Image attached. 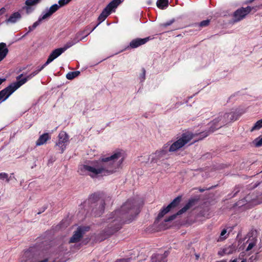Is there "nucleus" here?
<instances>
[{"label": "nucleus", "instance_id": "nucleus-1", "mask_svg": "<svg viewBox=\"0 0 262 262\" xmlns=\"http://www.w3.org/2000/svg\"><path fill=\"white\" fill-rule=\"evenodd\" d=\"M138 201L129 199L121 206L107 215V226L96 236L97 240L102 242L119 231L124 223L131 222L140 212Z\"/></svg>", "mask_w": 262, "mask_h": 262}, {"label": "nucleus", "instance_id": "nucleus-2", "mask_svg": "<svg viewBox=\"0 0 262 262\" xmlns=\"http://www.w3.org/2000/svg\"><path fill=\"white\" fill-rule=\"evenodd\" d=\"M122 150H117L114 154L106 158H100V162L105 163L98 165L95 168L88 165H82L79 168L78 172L81 175L86 174V172H91L94 176L101 173L103 171H106L108 173H113L116 171L117 168L121 165L124 160Z\"/></svg>", "mask_w": 262, "mask_h": 262}, {"label": "nucleus", "instance_id": "nucleus-3", "mask_svg": "<svg viewBox=\"0 0 262 262\" xmlns=\"http://www.w3.org/2000/svg\"><path fill=\"white\" fill-rule=\"evenodd\" d=\"M105 205V201L100 196L99 194L94 193L91 194L84 202V210L86 211V215L100 216L104 213Z\"/></svg>", "mask_w": 262, "mask_h": 262}, {"label": "nucleus", "instance_id": "nucleus-4", "mask_svg": "<svg viewBox=\"0 0 262 262\" xmlns=\"http://www.w3.org/2000/svg\"><path fill=\"white\" fill-rule=\"evenodd\" d=\"M237 116L236 113H226L224 114H220L219 116L213 120L210 123L211 125L209 127L210 132H214L215 130L224 126L231 121L236 120Z\"/></svg>", "mask_w": 262, "mask_h": 262}, {"label": "nucleus", "instance_id": "nucleus-5", "mask_svg": "<svg viewBox=\"0 0 262 262\" xmlns=\"http://www.w3.org/2000/svg\"><path fill=\"white\" fill-rule=\"evenodd\" d=\"M24 74L22 73L17 76L16 78V81L11 83L8 86L0 91V103L7 99L13 93L24 84L18 85L17 83V82L19 83L22 80L23 78L21 77Z\"/></svg>", "mask_w": 262, "mask_h": 262}, {"label": "nucleus", "instance_id": "nucleus-6", "mask_svg": "<svg viewBox=\"0 0 262 262\" xmlns=\"http://www.w3.org/2000/svg\"><path fill=\"white\" fill-rule=\"evenodd\" d=\"M40 253L37 247H31L25 251L21 262H38Z\"/></svg>", "mask_w": 262, "mask_h": 262}, {"label": "nucleus", "instance_id": "nucleus-7", "mask_svg": "<svg viewBox=\"0 0 262 262\" xmlns=\"http://www.w3.org/2000/svg\"><path fill=\"white\" fill-rule=\"evenodd\" d=\"M90 229V227L89 226H79L77 228V230L74 232L72 236L70 238L69 243H74L79 242L84 234L86 232L89 231Z\"/></svg>", "mask_w": 262, "mask_h": 262}, {"label": "nucleus", "instance_id": "nucleus-8", "mask_svg": "<svg viewBox=\"0 0 262 262\" xmlns=\"http://www.w3.org/2000/svg\"><path fill=\"white\" fill-rule=\"evenodd\" d=\"M250 13V6L246 8L241 7L237 9L233 14L234 22H237L244 18Z\"/></svg>", "mask_w": 262, "mask_h": 262}, {"label": "nucleus", "instance_id": "nucleus-9", "mask_svg": "<svg viewBox=\"0 0 262 262\" xmlns=\"http://www.w3.org/2000/svg\"><path fill=\"white\" fill-rule=\"evenodd\" d=\"M41 0H26L25 5L22 7V10H25L27 14L32 13L34 10L37 4H39Z\"/></svg>", "mask_w": 262, "mask_h": 262}, {"label": "nucleus", "instance_id": "nucleus-10", "mask_svg": "<svg viewBox=\"0 0 262 262\" xmlns=\"http://www.w3.org/2000/svg\"><path fill=\"white\" fill-rule=\"evenodd\" d=\"M150 39V36L145 37L144 38H136L132 40L130 42L129 46H128L125 48V49H129V48L135 49V48H138L139 46L146 43Z\"/></svg>", "mask_w": 262, "mask_h": 262}, {"label": "nucleus", "instance_id": "nucleus-11", "mask_svg": "<svg viewBox=\"0 0 262 262\" xmlns=\"http://www.w3.org/2000/svg\"><path fill=\"white\" fill-rule=\"evenodd\" d=\"M59 141L56 144V146H59L61 149V153H62L66 148L64 143L68 140V135L64 132H61L58 135Z\"/></svg>", "mask_w": 262, "mask_h": 262}, {"label": "nucleus", "instance_id": "nucleus-12", "mask_svg": "<svg viewBox=\"0 0 262 262\" xmlns=\"http://www.w3.org/2000/svg\"><path fill=\"white\" fill-rule=\"evenodd\" d=\"M169 254L168 250L165 251L163 255L154 254L151 256L152 262H167L166 257Z\"/></svg>", "mask_w": 262, "mask_h": 262}, {"label": "nucleus", "instance_id": "nucleus-13", "mask_svg": "<svg viewBox=\"0 0 262 262\" xmlns=\"http://www.w3.org/2000/svg\"><path fill=\"white\" fill-rule=\"evenodd\" d=\"M199 198H191L188 200V202L186 204V205L180 209L181 212L183 213L187 211L189 209L193 207L195 205V204L199 201Z\"/></svg>", "mask_w": 262, "mask_h": 262}, {"label": "nucleus", "instance_id": "nucleus-14", "mask_svg": "<svg viewBox=\"0 0 262 262\" xmlns=\"http://www.w3.org/2000/svg\"><path fill=\"white\" fill-rule=\"evenodd\" d=\"M21 18V15L19 12L13 13L10 16L5 20V23L8 24H14Z\"/></svg>", "mask_w": 262, "mask_h": 262}, {"label": "nucleus", "instance_id": "nucleus-15", "mask_svg": "<svg viewBox=\"0 0 262 262\" xmlns=\"http://www.w3.org/2000/svg\"><path fill=\"white\" fill-rule=\"evenodd\" d=\"M110 14V13H109V12L107 11L106 9H104L102 10V12L99 15V16H98V19L97 20H98V23H97V24L95 26H94L92 29V30L90 31V32H92V31H93L95 29V28L99 24H100L102 21H103Z\"/></svg>", "mask_w": 262, "mask_h": 262}, {"label": "nucleus", "instance_id": "nucleus-16", "mask_svg": "<svg viewBox=\"0 0 262 262\" xmlns=\"http://www.w3.org/2000/svg\"><path fill=\"white\" fill-rule=\"evenodd\" d=\"M194 137V135L189 132L183 133L181 137L179 139L184 145L186 144Z\"/></svg>", "mask_w": 262, "mask_h": 262}, {"label": "nucleus", "instance_id": "nucleus-17", "mask_svg": "<svg viewBox=\"0 0 262 262\" xmlns=\"http://www.w3.org/2000/svg\"><path fill=\"white\" fill-rule=\"evenodd\" d=\"M9 50L6 44L4 42L0 43V61H2L7 56Z\"/></svg>", "mask_w": 262, "mask_h": 262}, {"label": "nucleus", "instance_id": "nucleus-18", "mask_svg": "<svg viewBox=\"0 0 262 262\" xmlns=\"http://www.w3.org/2000/svg\"><path fill=\"white\" fill-rule=\"evenodd\" d=\"M184 145L183 143H182L180 139H178L170 145L168 151L170 152L176 151Z\"/></svg>", "mask_w": 262, "mask_h": 262}, {"label": "nucleus", "instance_id": "nucleus-19", "mask_svg": "<svg viewBox=\"0 0 262 262\" xmlns=\"http://www.w3.org/2000/svg\"><path fill=\"white\" fill-rule=\"evenodd\" d=\"M50 136L48 133H44L39 137L36 142V146H40L45 143L48 140L50 139Z\"/></svg>", "mask_w": 262, "mask_h": 262}, {"label": "nucleus", "instance_id": "nucleus-20", "mask_svg": "<svg viewBox=\"0 0 262 262\" xmlns=\"http://www.w3.org/2000/svg\"><path fill=\"white\" fill-rule=\"evenodd\" d=\"M89 27H87L86 29H85L84 30L82 31H79L78 33H76L75 37L72 39L73 42L74 44H76V43L78 42L80 40H82L83 39H84L85 37H86L88 35L90 34V33H88L82 37L81 38H79V36L82 34H83L85 33V31H86L88 29Z\"/></svg>", "mask_w": 262, "mask_h": 262}, {"label": "nucleus", "instance_id": "nucleus-21", "mask_svg": "<svg viewBox=\"0 0 262 262\" xmlns=\"http://www.w3.org/2000/svg\"><path fill=\"white\" fill-rule=\"evenodd\" d=\"M63 52V50L62 49H60V48L56 49L52 52L48 57L52 61H53L55 59L59 56Z\"/></svg>", "mask_w": 262, "mask_h": 262}, {"label": "nucleus", "instance_id": "nucleus-22", "mask_svg": "<svg viewBox=\"0 0 262 262\" xmlns=\"http://www.w3.org/2000/svg\"><path fill=\"white\" fill-rule=\"evenodd\" d=\"M168 146L165 145L162 149L161 150H157L155 152L157 159H159L167 154L168 150L167 149Z\"/></svg>", "mask_w": 262, "mask_h": 262}, {"label": "nucleus", "instance_id": "nucleus-23", "mask_svg": "<svg viewBox=\"0 0 262 262\" xmlns=\"http://www.w3.org/2000/svg\"><path fill=\"white\" fill-rule=\"evenodd\" d=\"M157 7L161 9H164L168 6V0H158L157 2Z\"/></svg>", "mask_w": 262, "mask_h": 262}, {"label": "nucleus", "instance_id": "nucleus-24", "mask_svg": "<svg viewBox=\"0 0 262 262\" xmlns=\"http://www.w3.org/2000/svg\"><path fill=\"white\" fill-rule=\"evenodd\" d=\"M37 74L35 71L33 72L30 74L23 78L22 80L19 82V83L17 82L18 85H20L21 84H25L28 80L31 79Z\"/></svg>", "mask_w": 262, "mask_h": 262}, {"label": "nucleus", "instance_id": "nucleus-25", "mask_svg": "<svg viewBox=\"0 0 262 262\" xmlns=\"http://www.w3.org/2000/svg\"><path fill=\"white\" fill-rule=\"evenodd\" d=\"M118 5L116 3L115 0L112 1L111 2L104 8L106 9L107 11L109 12V13L111 14L112 10L113 9H115L117 7Z\"/></svg>", "mask_w": 262, "mask_h": 262}, {"label": "nucleus", "instance_id": "nucleus-26", "mask_svg": "<svg viewBox=\"0 0 262 262\" xmlns=\"http://www.w3.org/2000/svg\"><path fill=\"white\" fill-rule=\"evenodd\" d=\"M80 72L79 71H76L74 72H70L66 75V78L69 80H72L75 77H77Z\"/></svg>", "mask_w": 262, "mask_h": 262}, {"label": "nucleus", "instance_id": "nucleus-27", "mask_svg": "<svg viewBox=\"0 0 262 262\" xmlns=\"http://www.w3.org/2000/svg\"><path fill=\"white\" fill-rule=\"evenodd\" d=\"M60 8V6L58 5L55 4L52 5L49 9L48 10L47 13L51 16L53 14L56 12Z\"/></svg>", "mask_w": 262, "mask_h": 262}, {"label": "nucleus", "instance_id": "nucleus-28", "mask_svg": "<svg viewBox=\"0 0 262 262\" xmlns=\"http://www.w3.org/2000/svg\"><path fill=\"white\" fill-rule=\"evenodd\" d=\"M183 213L179 210L176 213L170 215L168 217L164 219V222H168L174 220L178 215L182 214Z\"/></svg>", "mask_w": 262, "mask_h": 262}, {"label": "nucleus", "instance_id": "nucleus-29", "mask_svg": "<svg viewBox=\"0 0 262 262\" xmlns=\"http://www.w3.org/2000/svg\"><path fill=\"white\" fill-rule=\"evenodd\" d=\"M167 213H168V211L166 210V209L165 207H163L160 210V212L159 213V214L156 219L155 222H158L159 221V220L161 218H162L164 216V215H165Z\"/></svg>", "mask_w": 262, "mask_h": 262}, {"label": "nucleus", "instance_id": "nucleus-30", "mask_svg": "<svg viewBox=\"0 0 262 262\" xmlns=\"http://www.w3.org/2000/svg\"><path fill=\"white\" fill-rule=\"evenodd\" d=\"M236 250V245L233 244L229 246V247L224 248V252L227 254H230Z\"/></svg>", "mask_w": 262, "mask_h": 262}, {"label": "nucleus", "instance_id": "nucleus-31", "mask_svg": "<svg viewBox=\"0 0 262 262\" xmlns=\"http://www.w3.org/2000/svg\"><path fill=\"white\" fill-rule=\"evenodd\" d=\"M182 195H179L174 199L170 203V204L173 206L174 208L179 206L181 201H182Z\"/></svg>", "mask_w": 262, "mask_h": 262}, {"label": "nucleus", "instance_id": "nucleus-32", "mask_svg": "<svg viewBox=\"0 0 262 262\" xmlns=\"http://www.w3.org/2000/svg\"><path fill=\"white\" fill-rule=\"evenodd\" d=\"M248 201L247 200V197H245L243 199H242L241 200H239L237 202H236L234 205L233 207H235L236 206H238L239 207H242L245 205L247 202Z\"/></svg>", "mask_w": 262, "mask_h": 262}, {"label": "nucleus", "instance_id": "nucleus-33", "mask_svg": "<svg viewBox=\"0 0 262 262\" xmlns=\"http://www.w3.org/2000/svg\"><path fill=\"white\" fill-rule=\"evenodd\" d=\"M241 188L239 186H236L231 194L228 195V199H231L235 197L237 194L240 191Z\"/></svg>", "mask_w": 262, "mask_h": 262}, {"label": "nucleus", "instance_id": "nucleus-34", "mask_svg": "<svg viewBox=\"0 0 262 262\" xmlns=\"http://www.w3.org/2000/svg\"><path fill=\"white\" fill-rule=\"evenodd\" d=\"M210 21H211L210 19H207L206 20H204L199 23H196L195 24V25L198 26L199 27H202V28L205 27L209 26V25L210 24Z\"/></svg>", "mask_w": 262, "mask_h": 262}, {"label": "nucleus", "instance_id": "nucleus-35", "mask_svg": "<svg viewBox=\"0 0 262 262\" xmlns=\"http://www.w3.org/2000/svg\"><path fill=\"white\" fill-rule=\"evenodd\" d=\"M251 241V242L249 244L247 248H246V251L251 250L256 245L257 241L256 237H253Z\"/></svg>", "mask_w": 262, "mask_h": 262}, {"label": "nucleus", "instance_id": "nucleus-36", "mask_svg": "<svg viewBox=\"0 0 262 262\" xmlns=\"http://www.w3.org/2000/svg\"><path fill=\"white\" fill-rule=\"evenodd\" d=\"M253 143L256 147H259L262 146V136H259L256 139H255Z\"/></svg>", "mask_w": 262, "mask_h": 262}, {"label": "nucleus", "instance_id": "nucleus-37", "mask_svg": "<svg viewBox=\"0 0 262 262\" xmlns=\"http://www.w3.org/2000/svg\"><path fill=\"white\" fill-rule=\"evenodd\" d=\"M262 128V119L257 121L252 127L251 131L252 132L254 130H258Z\"/></svg>", "mask_w": 262, "mask_h": 262}, {"label": "nucleus", "instance_id": "nucleus-38", "mask_svg": "<svg viewBox=\"0 0 262 262\" xmlns=\"http://www.w3.org/2000/svg\"><path fill=\"white\" fill-rule=\"evenodd\" d=\"M211 133V132H210L209 129H208V131H204V132L200 133L199 134L200 138L199 139V140L203 139L205 137L208 136L209 135V134Z\"/></svg>", "mask_w": 262, "mask_h": 262}, {"label": "nucleus", "instance_id": "nucleus-39", "mask_svg": "<svg viewBox=\"0 0 262 262\" xmlns=\"http://www.w3.org/2000/svg\"><path fill=\"white\" fill-rule=\"evenodd\" d=\"M74 45H75V44L73 42L72 40H70L68 42H67V43L64 45V46L63 48H60V49H62V50H63V52H64L67 49L72 47Z\"/></svg>", "mask_w": 262, "mask_h": 262}, {"label": "nucleus", "instance_id": "nucleus-40", "mask_svg": "<svg viewBox=\"0 0 262 262\" xmlns=\"http://www.w3.org/2000/svg\"><path fill=\"white\" fill-rule=\"evenodd\" d=\"M50 16L49 15V14L47 13V12L45 14H43L42 16H40L38 19L37 20L38 21V23L40 24L41 21L47 18H49L50 17Z\"/></svg>", "mask_w": 262, "mask_h": 262}, {"label": "nucleus", "instance_id": "nucleus-41", "mask_svg": "<svg viewBox=\"0 0 262 262\" xmlns=\"http://www.w3.org/2000/svg\"><path fill=\"white\" fill-rule=\"evenodd\" d=\"M50 16L49 15V14L47 13V12L45 14H43L42 16H40L38 19L37 20L38 21V23L40 24L41 21L47 18H49L50 17Z\"/></svg>", "mask_w": 262, "mask_h": 262}, {"label": "nucleus", "instance_id": "nucleus-42", "mask_svg": "<svg viewBox=\"0 0 262 262\" xmlns=\"http://www.w3.org/2000/svg\"><path fill=\"white\" fill-rule=\"evenodd\" d=\"M262 9V4H260L258 6H256L254 7H251L250 6V12L253 11V13L255 12L256 11H257L258 9Z\"/></svg>", "mask_w": 262, "mask_h": 262}, {"label": "nucleus", "instance_id": "nucleus-43", "mask_svg": "<svg viewBox=\"0 0 262 262\" xmlns=\"http://www.w3.org/2000/svg\"><path fill=\"white\" fill-rule=\"evenodd\" d=\"M174 21H175V19L173 18V19L170 20L169 21H167V22H166L165 23L161 24V26L162 27H166L167 26H169L171 25Z\"/></svg>", "mask_w": 262, "mask_h": 262}, {"label": "nucleus", "instance_id": "nucleus-44", "mask_svg": "<svg viewBox=\"0 0 262 262\" xmlns=\"http://www.w3.org/2000/svg\"><path fill=\"white\" fill-rule=\"evenodd\" d=\"M39 25V24L38 23L37 21H35L32 26H29L28 29H29V32H31L34 29H35L38 25Z\"/></svg>", "mask_w": 262, "mask_h": 262}, {"label": "nucleus", "instance_id": "nucleus-45", "mask_svg": "<svg viewBox=\"0 0 262 262\" xmlns=\"http://www.w3.org/2000/svg\"><path fill=\"white\" fill-rule=\"evenodd\" d=\"M58 3H59L58 6H60V7H62L66 5L69 3L68 2V1L67 0H59Z\"/></svg>", "mask_w": 262, "mask_h": 262}, {"label": "nucleus", "instance_id": "nucleus-46", "mask_svg": "<svg viewBox=\"0 0 262 262\" xmlns=\"http://www.w3.org/2000/svg\"><path fill=\"white\" fill-rule=\"evenodd\" d=\"M227 233V230L226 229H224L221 233V235H220V240L221 241H222L223 240H224L226 237H223V236Z\"/></svg>", "mask_w": 262, "mask_h": 262}, {"label": "nucleus", "instance_id": "nucleus-47", "mask_svg": "<svg viewBox=\"0 0 262 262\" xmlns=\"http://www.w3.org/2000/svg\"><path fill=\"white\" fill-rule=\"evenodd\" d=\"M142 73L140 75V78L141 79V81H143V80L145 79V78L146 71L144 68H142Z\"/></svg>", "mask_w": 262, "mask_h": 262}, {"label": "nucleus", "instance_id": "nucleus-48", "mask_svg": "<svg viewBox=\"0 0 262 262\" xmlns=\"http://www.w3.org/2000/svg\"><path fill=\"white\" fill-rule=\"evenodd\" d=\"M8 175L6 173H0V179L4 180L5 179H7Z\"/></svg>", "mask_w": 262, "mask_h": 262}, {"label": "nucleus", "instance_id": "nucleus-49", "mask_svg": "<svg viewBox=\"0 0 262 262\" xmlns=\"http://www.w3.org/2000/svg\"><path fill=\"white\" fill-rule=\"evenodd\" d=\"M166 210L168 211V212L171 210L173 209L174 208L173 206L170 203L168 204L166 207H165Z\"/></svg>", "mask_w": 262, "mask_h": 262}, {"label": "nucleus", "instance_id": "nucleus-50", "mask_svg": "<svg viewBox=\"0 0 262 262\" xmlns=\"http://www.w3.org/2000/svg\"><path fill=\"white\" fill-rule=\"evenodd\" d=\"M52 61L48 57L46 62L42 66L44 68L45 67H46L47 65H48Z\"/></svg>", "mask_w": 262, "mask_h": 262}, {"label": "nucleus", "instance_id": "nucleus-51", "mask_svg": "<svg viewBox=\"0 0 262 262\" xmlns=\"http://www.w3.org/2000/svg\"><path fill=\"white\" fill-rule=\"evenodd\" d=\"M52 61L48 57L46 62L42 66L44 68L45 67H46L47 65H48Z\"/></svg>", "mask_w": 262, "mask_h": 262}, {"label": "nucleus", "instance_id": "nucleus-52", "mask_svg": "<svg viewBox=\"0 0 262 262\" xmlns=\"http://www.w3.org/2000/svg\"><path fill=\"white\" fill-rule=\"evenodd\" d=\"M90 241V238L88 237L84 239L81 243V244L86 245L89 241Z\"/></svg>", "mask_w": 262, "mask_h": 262}, {"label": "nucleus", "instance_id": "nucleus-53", "mask_svg": "<svg viewBox=\"0 0 262 262\" xmlns=\"http://www.w3.org/2000/svg\"><path fill=\"white\" fill-rule=\"evenodd\" d=\"M47 209V206H43L42 208H41V210L39 211V212H37V214H41L42 212H44L46 209Z\"/></svg>", "mask_w": 262, "mask_h": 262}, {"label": "nucleus", "instance_id": "nucleus-54", "mask_svg": "<svg viewBox=\"0 0 262 262\" xmlns=\"http://www.w3.org/2000/svg\"><path fill=\"white\" fill-rule=\"evenodd\" d=\"M6 12V9L4 7L0 9V15H2Z\"/></svg>", "mask_w": 262, "mask_h": 262}, {"label": "nucleus", "instance_id": "nucleus-55", "mask_svg": "<svg viewBox=\"0 0 262 262\" xmlns=\"http://www.w3.org/2000/svg\"><path fill=\"white\" fill-rule=\"evenodd\" d=\"M224 248L222 250V251H219L218 252V254L219 255H221V256H223L224 255V254H225V252H224Z\"/></svg>", "mask_w": 262, "mask_h": 262}, {"label": "nucleus", "instance_id": "nucleus-56", "mask_svg": "<svg viewBox=\"0 0 262 262\" xmlns=\"http://www.w3.org/2000/svg\"><path fill=\"white\" fill-rule=\"evenodd\" d=\"M43 69V67L41 66L40 67H38L37 69L35 71L38 74L40 71H41Z\"/></svg>", "mask_w": 262, "mask_h": 262}, {"label": "nucleus", "instance_id": "nucleus-57", "mask_svg": "<svg viewBox=\"0 0 262 262\" xmlns=\"http://www.w3.org/2000/svg\"><path fill=\"white\" fill-rule=\"evenodd\" d=\"M255 0H247L244 2L245 4H249L253 3Z\"/></svg>", "mask_w": 262, "mask_h": 262}, {"label": "nucleus", "instance_id": "nucleus-58", "mask_svg": "<svg viewBox=\"0 0 262 262\" xmlns=\"http://www.w3.org/2000/svg\"><path fill=\"white\" fill-rule=\"evenodd\" d=\"M261 184V182H258V183H257L256 184H255L253 186V188H255L256 187H257L258 185H259L260 184Z\"/></svg>", "mask_w": 262, "mask_h": 262}, {"label": "nucleus", "instance_id": "nucleus-59", "mask_svg": "<svg viewBox=\"0 0 262 262\" xmlns=\"http://www.w3.org/2000/svg\"><path fill=\"white\" fill-rule=\"evenodd\" d=\"M116 262H127L125 259H118Z\"/></svg>", "mask_w": 262, "mask_h": 262}, {"label": "nucleus", "instance_id": "nucleus-60", "mask_svg": "<svg viewBox=\"0 0 262 262\" xmlns=\"http://www.w3.org/2000/svg\"><path fill=\"white\" fill-rule=\"evenodd\" d=\"M118 5L121 4L124 0H115Z\"/></svg>", "mask_w": 262, "mask_h": 262}, {"label": "nucleus", "instance_id": "nucleus-61", "mask_svg": "<svg viewBox=\"0 0 262 262\" xmlns=\"http://www.w3.org/2000/svg\"><path fill=\"white\" fill-rule=\"evenodd\" d=\"M6 80L5 78H0V85Z\"/></svg>", "mask_w": 262, "mask_h": 262}, {"label": "nucleus", "instance_id": "nucleus-62", "mask_svg": "<svg viewBox=\"0 0 262 262\" xmlns=\"http://www.w3.org/2000/svg\"><path fill=\"white\" fill-rule=\"evenodd\" d=\"M48 261V258H45L43 260H40L38 262H47Z\"/></svg>", "mask_w": 262, "mask_h": 262}, {"label": "nucleus", "instance_id": "nucleus-63", "mask_svg": "<svg viewBox=\"0 0 262 262\" xmlns=\"http://www.w3.org/2000/svg\"><path fill=\"white\" fill-rule=\"evenodd\" d=\"M195 257H196V259H198V258H199L200 257V255L198 254H195Z\"/></svg>", "mask_w": 262, "mask_h": 262}, {"label": "nucleus", "instance_id": "nucleus-64", "mask_svg": "<svg viewBox=\"0 0 262 262\" xmlns=\"http://www.w3.org/2000/svg\"><path fill=\"white\" fill-rule=\"evenodd\" d=\"M230 262H237V259H234L233 260H231Z\"/></svg>", "mask_w": 262, "mask_h": 262}]
</instances>
